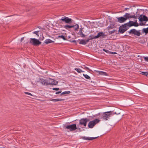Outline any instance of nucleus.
Listing matches in <instances>:
<instances>
[{"mask_svg": "<svg viewBox=\"0 0 148 148\" xmlns=\"http://www.w3.org/2000/svg\"><path fill=\"white\" fill-rule=\"evenodd\" d=\"M123 25H122V26H120L119 29V32L121 34L124 33L128 29L126 28V27H123Z\"/></svg>", "mask_w": 148, "mask_h": 148, "instance_id": "obj_11", "label": "nucleus"}, {"mask_svg": "<svg viewBox=\"0 0 148 148\" xmlns=\"http://www.w3.org/2000/svg\"><path fill=\"white\" fill-rule=\"evenodd\" d=\"M116 54V52H113L112 54Z\"/></svg>", "mask_w": 148, "mask_h": 148, "instance_id": "obj_47", "label": "nucleus"}, {"mask_svg": "<svg viewBox=\"0 0 148 148\" xmlns=\"http://www.w3.org/2000/svg\"><path fill=\"white\" fill-rule=\"evenodd\" d=\"M138 13V12H136V14H137V13Z\"/></svg>", "mask_w": 148, "mask_h": 148, "instance_id": "obj_48", "label": "nucleus"}, {"mask_svg": "<svg viewBox=\"0 0 148 148\" xmlns=\"http://www.w3.org/2000/svg\"><path fill=\"white\" fill-rule=\"evenodd\" d=\"M59 20L61 23L62 22H64L65 23L68 24L71 23H72L73 21V20L71 18L65 16L62 17Z\"/></svg>", "mask_w": 148, "mask_h": 148, "instance_id": "obj_2", "label": "nucleus"}, {"mask_svg": "<svg viewBox=\"0 0 148 148\" xmlns=\"http://www.w3.org/2000/svg\"><path fill=\"white\" fill-rule=\"evenodd\" d=\"M71 42H72L74 43H75V45H77V42L75 40H73Z\"/></svg>", "mask_w": 148, "mask_h": 148, "instance_id": "obj_40", "label": "nucleus"}, {"mask_svg": "<svg viewBox=\"0 0 148 148\" xmlns=\"http://www.w3.org/2000/svg\"><path fill=\"white\" fill-rule=\"evenodd\" d=\"M83 76H84V77L87 79H90L91 78L90 76H89L88 75H87L86 74H83Z\"/></svg>", "mask_w": 148, "mask_h": 148, "instance_id": "obj_28", "label": "nucleus"}, {"mask_svg": "<svg viewBox=\"0 0 148 148\" xmlns=\"http://www.w3.org/2000/svg\"><path fill=\"white\" fill-rule=\"evenodd\" d=\"M138 26V25L137 22V20H136V21L134 22L133 21H129L128 23H126L123 25V27H127V26L129 27H131L132 26L137 27Z\"/></svg>", "mask_w": 148, "mask_h": 148, "instance_id": "obj_4", "label": "nucleus"}, {"mask_svg": "<svg viewBox=\"0 0 148 148\" xmlns=\"http://www.w3.org/2000/svg\"><path fill=\"white\" fill-rule=\"evenodd\" d=\"M63 27L65 28L68 30H69L70 29L74 27V26L73 25H70L68 24L64 25Z\"/></svg>", "mask_w": 148, "mask_h": 148, "instance_id": "obj_14", "label": "nucleus"}, {"mask_svg": "<svg viewBox=\"0 0 148 148\" xmlns=\"http://www.w3.org/2000/svg\"><path fill=\"white\" fill-rule=\"evenodd\" d=\"M44 37L43 36H42V38H40V40H43L44 39Z\"/></svg>", "mask_w": 148, "mask_h": 148, "instance_id": "obj_43", "label": "nucleus"}, {"mask_svg": "<svg viewBox=\"0 0 148 148\" xmlns=\"http://www.w3.org/2000/svg\"><path fill=\"white\" fill-rule=\"evenodd\" d=\"M113 52H112L110 51V52H109V53H110V54H112Z\"/></svg>", "mask_w": 148, "mask_h": 148, "instance_id": "obj_45", "label": "nucleus"}, {"mask_svg": "<svg viewBox=\"0 0 148 148\" xmlns=\"http://www.w3.org/2000/svg\"><path fill=\"white\" fill-rule=\"evenodd\" d=\"M53 90H59V88H53Z\"/></svg>", "mask_w": 148, "mask_h": 148, "instance_id": "obj_38", "label": "nucleus"}, {"mask_svg": "<svg viewBox=\"0 0 148 148\" xmlns=\"http://www.w3.org/2000/svg\"><path fill=\"white\" fill-rule=\"evenodd\" d=\"M129 9V8H125V10H126L127 9Z\"/></svg>", "mask_w": 148, "mask_h": 148, "instance_id": "obj_46", "label": "nucleus"}, {"mask_svg": "<svg viewBox=\"0 0 148 148\" xmlns=\"http://www.w3.org/2000/svg\"><path fill=\"white\" fill-rule=\"evenodd\" d=\"M115 27L114 25L113 24H110V25L107 27L108 30L112 29Z\"/></svg>", "mask_w": 148, "mask_h": 148, "instance_id": "obj_23", "label": "nucleus"}, {"mask_svg": "<svg viewBox=\"0 0 148 148\" xmlns=\"http://www.w3.org/2000/svg\"><path fill=\"white\" fill-rule=\"evenodd\" d=\"M58 38H61L63 39L64 40H66V38L63 35L59 36H58Z\"/></svg>", "mask_w": 148, "mask_h": 148, "instance_id": "obj_32", "label": "nucleus"}, {"mask_svg": "<svg viewBox=\"0 0 148 148\" xmlns=\"http://www.w3.org/2000/svg\"><path fill=\"white\" fill-rule=\"evenodd\" d=\"M64 100V99H51L50 100L54 102H56L58 101H62Z\"/></svg>", "mask_w": 148, "mask_h": 148, "instance_id": "obj_21", "label": "nucleus"}, {"mask_svg": "<svg viewBox=\"0 0 148 148\" xmlns=\"http://www.w3.org/2000/svg\"><path fill=\"white\" fill-rule=\"evenodd\" d=\"M90 121V119L87 118H83L79 121V124L83 125L85 127L86 126L87 123Z\"/></svg>", "mask_w": 148, "mask_h": 148, "instance_id": "obj_7", "label": "nucleus"}, {"mask_svg": "<svg viewBox=\"0 0 148 148\" xmlns=\"http://www.w3.org/2000/svg\"><path fill=\"white\" fill-rule=\"evenodd\" d=\"M95 37H96V36H89V38H90V40H92L94 39H96V38H95Z\"/></svg>", "mask_w": 148, "mask_h": 148, "instance_id": "obj_31", "label": "nucleus"}, {"mask_svg": "<svg viewBox=\"0 0 148 148\" xmlns=\"http://www.w3.org/2000/svg\"><path fill=\"white\" fill-rule=\"evenodd\" d=\"M107 36L106 35H105L104 33L102 32H99L97 35L95 37L96 38H98L99 37H101L102 38H104L105 36Z\"/></svg>", "mask_w": 148, "mask_h": 148, "instance_id": "obj_13", "label": "nucleus"}, {"mask_svg": "<svg viewBox=\"0 0 148 148\" xmlns=\"http://www.w3.org/2000/svg\"><path fill=\"white\" fill-rule=\"evenodd\" d=\"M142 33H145V34L148 33V27L146 28H143L142 30Z\"/></svg>", "mask_w": 148, "mask_h": 148, "instance_id": "obj_22", "label": "nucleus"}, {"mask_svg": "<svg viewBox=\"0 0 148 148\" xmlns=\"http://www.w3.org/2000/svg\"><path fill=\"white\" fill-rule=\"evenodd\" d=\"M79 44H80L84 45H85L86 44V42H85V40L83 39L82 40L80 41V42H79Z\"/></svg>", "mask_w": 148, "mask_h": 148, "instance_id": "obj_24", "label": "nucleus"}, {"mask_svg": "<svg viewBox=\"0 0 148 148\" xmlns=\"http://www.w3.org/2000/svg\"><path fill=\"white\" fill-rule=\"evenodd\" d=\"M51 79H52L49 78L48 79H45L46 81V82L47 86L48 85H50Z\"/></svg>", "mask_w": 148, "mask_h": 148, "instance_id": "obj_19", "label": "nucleus"}, {"mask_svg": "<svg viewBox=\"0 0 148 148\" xmlns=\"http://www.w3.org/2000/svg\"><path fill=\"white\" fill-rule=\"evenodd\" d=\"M143 25H145V24H143Z\"/></svg>", "mask_w": 148, "mask_h": 148, "instance_id": "obj_50", "label": "nucleus"}, {"mask_svg": "<svg viewBox=\"0 0 148 148\" xmlns=\"http://www.w3.org/2000/svg\"><path fill=\"white\" fill-rule=\"evenodd\" d=\"M124 16H125L127 20L128 18H133L135 19L137 18H138V16L137 15L135 16V15H131L129 13H126L124 15Z\"/></svg>", "mask_w": 148, "mask_h": 148, "instance_id": "obj_9", "label": "nucleus"}, {"mask_svg": "<svg viewBox=\"0 0 148 148\" xmlns=\"http://www.w3.org/2000/svg\"><path fill=\"white\" fill-rule=\"evenodd\" d=\"M146 25H148V24Z\"/></svg>", "mask_w": 148, "mask_h": 148, "instance_id": "obj_52", "label": "nucleus"}, {"mask_svg": "<svg viewBox=\"0 0 148 148\" xmlns=\"http://www.w3.org/2000/svg\"><path fill=\"white\" fill-rule=\"evenodd\" d=\"M141 73H140L141 74H142L143 75H145L147 76L148 75V73L147 72H141Z\"/></svg>", "mask_w": 148, "mask_h": 148, "instance_id": "obj_29", "label": "nucleus"}, {"mask_svg": "<svg viewBox=\"0 0 148 148\" xmlns=\"http://www.w3.org/2000/svg\"><path fill=\"white\" fill-rule=\"evenodd\" d=\"M40 82L42 85H44L47 86L46 85V81L45 79L43 78H40Z\"/></svg>", "mask_w": 148, "mask_h": 148, "instance_id": "obj_17", "label": "nucleus"}, {"mask_svg": "<svg viewBox=\"0 0 148 148\" xmlns=\"http://www.w3.org/2000/svg\"><path fill=\"white\" fill-rule=\"evenodd\" d=\"M0 148H5V147H0Z\"/></svg>", "mask_w": 148, "mask_h": 148, "instance_id": "obj_49", "label": "nucleus"}, {"mask_svg": "<svg viewBox=\"0 0 148 148\" xmlns=\"http://www.w3.org/2000/svg\"><path fill=\"white\" fill-rule=\"evenodd\" d=\"M140 31V30H137L135 29H133L130 30L128 32L130 34L133 35L134 36H139L141 34Z\"/></svg>", "mask_w": 148, "mask_h": 148, "instance_id": "obj_3", "label": "nucleus"}, {"mask_svg": "<svg viewBox=\"0 0 148 148\" xmlns=\"http://www.w3.org/2000/svg\"><path fill=\"white\" fill-rule=\"evenodd\" d=\"M120 114V113H117L116 112L110 111L104 113L102 115V117L103 119L106 120H108V118L110 117V115H113L114 114Z\"/></svg>", "mask_w": 148, "mask_h": 148, "instance_id": "obj_1", "label": "nucleus"}, {"mask_svg": "<svg viewBox=\"0 0 148 148\" xmlns=\"http://www.w3.org/2000/svg\"><path fill=\"white\" fill-rule=\"evenodd\" d=\"M116 31V30H113V31H111L110 32H109V34H111L113 33H114V32Z\"/></svg>", "mask_w": 148, "mask_h": 148, "instance_id": "obj_35", "label": "nucleus"}, {"mask_svg": "<svg viewBox=\"0 0 148 148\" xmlns=\"http://www.w3.org/2000/svg\"><path fill=\"white\" fill-rule=\"evenodd\" d=\"M143 58L145 61L148 62V57H144Z\"/></svg>", "mask_w": 148, "mask_h": 148, "instance_id": "obj_33", "label": "nucleus"}, {"mask_svg": "<svg viewBox=\"0 0 148 148\" xmlns=\"http://www.w3.org/2000/svg\"><path fill=\"white\" fill-rule=\"evenodd\" d=\"M73 25L74 26V27H75V31H77L79 27V25L78 24H77L75 25Z\"/></svg>", "mask_w": 148, "mask_h": 148, "instance_id": "obj_25", "label": "nucleus"}, {"mask_svg": "<svg viewBox=\"0 0 148 148\" xmlns=\"http://www.w3.org/2000/svg\"><path fill=\"white\" fill-rule=\"evenodd\" d=\"M38 32H39L38 31H35V32H33V33L34 34H36L38 36H39V35L38 34Z\"/></svg>", "mask_w": 148, "mask_h": 148, "instance_id": "obj_36", "label": "nucleus"}, {"mask_svg": "<svg viewBox=\"0 0 148 148\" xmlns=\"http://www.w3.org/2000/svg\"><path fill=\"white\" fill-rule=\"evenodd\" d=\"M54 42V41H52V40L49 39H47L44 42L46 44H47L50 43H53Z\"/></svg>", "mask_w": 148, "mask_h": 148, "instance_id": "obj_20", "label": "nucleus"}, {"mask_svg": "<svg viewBox=\"0 0 148 148\" xmlns=\"http://www.w3.org/2000/svg\"><path fill=\"white\" fill-rule=\"evenodd\" d=\"M29 43L35 46H39L41 44V42L39 40L35 38H31Z\"/></svg>", "mask_w": 148, "mask_h": 148, "instance_id": "obj_5", "label": "nucleus"}, {"mask_svg": "<svg viewBox=\"0 0 148 148\" xmlns=\"http://www.w3.org/2000/svg\"><path fill=\"white\" fill-rule=\"evenodd\" d=\"M99 74L102 75H107L106 73L102 71L100 72Z\"/></svg>", "mask_w": 148, "mask_h": 148, "instance_id": "obj_30", "label": "nucleus"}, {"mask_svg": "<svg viewBox=\"0 0 148 148\" xmlns=\"http://www.w3.org/2000/svg\"><path fill=\"white\" fill-rule=\"evenodd\" d=\"M140 18H139V21L140 22L143 21H148V18L146 16L141 15L140 16Z\"/></svg>", "mask_w": 148, "mask_h": 148, "instance_id": "obj_12", "label": "nucleus"}, {"mask_svg": "<svg viewBox=\"0 0 148 148\" xmlns=\"http://www.w3.org/2000/svg\"><path fill=\"white\" fill-rule=\"evenodd\" d=\"M100 120L98 119H96L93 121H90L89 122L88 126L89 128H92L95 125L99 123Z\"/></svg>", "mask_w": 148, "mask_h": 148, "instance_id": "obj_6", "label": "nucleus"}, {"mask_svg": "<svg viewBox=\"0 0 148 148\" xmlns=\"http://www.w3.org/2000/svg\"><path fill=\"white\" fill-rule=\"evenodd\" d=\"M80 40L79 39L77 41H78L79 40Z\"/></svg>", "mask_w": 148, "mask_h": 148, "instance_id": "obj_51", "label": "nucleus"}, {"mask_svg": "<svg viewBox=\"0 0 148 148\" xmlns=\"http://www.w3.org/2000/svg\"><path fill=\"white\" fill-rule=\"evenodd\" d=\"M24 93H25V94L31 96H33V95L31 93L28 92H25Z\"/></svg>", "mask_w": 148, "mask_h": 148, "instance_id": "obj_34", "label": "nucleus"}, {"mask_svg": "<svg viewBox=\"0 0 148 148\" xmlns=\"http://www.w3.org/2000/svg\"><path fill=\"white\" fill-rule=\"evenodd\" d=\"M58 83V81L56 80H55L54 79H52L51 81V82L50 85H56Z\"/></svg>", "mask_w": 148, "mask_h": 148, "instance_id": "obj_16", "label": "nucleus"}, {"mask_svg": "<svg viewBox=\"0 0 148 148\" xmlns=\"http://www.w3.org/2000/svg\"><path fill=\"white\" fill-rule=\"evenodd\" d=\"M90 39H88L87 40H85V42H86V44H87V43L88 42H89V40H90Z\"/></svg>", "mask_w": 148, "mask_h": 148, "instance_id": "obj_41", "label": "nucleus"}, {"mask_svg": "<svg viewBox=\"0 0 148 148\" xmlns=\"http://www.w3.org/2000/svg\"><path fill=\"white\" fill-rule=\"evenodd\" d=\"M75 70L79 73H81V72H84L79 68H75Z\"/></svg>", "mask_w": 148, "mask_h": 148, "instance_id": "obj_26", "label": "nucleus"}, {"mask_svg": "<svg viewBox=\"0 0 148 148\" xmlns=\"http://www.w3.org/2000/svg\"><path fill=\"white\" fill-rule=\"evenodd\" d=\"M103 50L104 51L106 52L107 53H109V52H110V51L108 50H106L105 49H103Z\"/></svg>", "mask_w": 148, "mask_h": 148, "instance_id": "obj_37", "label": "nucleus"}, {"mask_svg": "<svg viewBox=\"0 0 148 148\" xmlns=\"http://www.w3.org/2000/svg\"><path fill=\"white\" fill-rule=\"evenodd\" d=\"M71 92L70 91H66L64 92H62V93L60 95H62L67 94H69Z\"/></svg>", "mask_w": 148, "mask_h": 148, "instance_id": "obj_27", "label": "nucleus"}, {"mask_svg": "<svg viewBox=\"0 0 148 148\" xmlns=\"http://www.w3.org/2000/svg\"><path fill=\"white\" fill-rule=\"evenodd\" d=\"M65 129H69L70 131H74L77 129L76 125L73 124L70 125H67L65 127Z\"/></svg>", "mask_w": 148, "mask_h": 148, "instance_id": "obj_8", "label": "nucleus"}, {"mask_svg": "<svg viewBox=\"0 0 148 148\" xmlns=\"http://www.w3.org/2000/svg\"><path fill=\"white\" fill-rule=\"evenodd\" d=\"M83 28H81L78 34L80 35V36L82 37H84L85 36V35L83 34L82 32Z\"/></svg>", "mask_w": 148, "mask_h": 148, "instance_id": "obj_18", "label": "nucleus"}, {"mask_svg": "<svg viewBox=\"0 0 148 148\" xmlns=\"http://www.w3.org/2000/svg\"><path fill=\"white\" fill-rule=\"evenodd\" d=\"M98 137H88L85 136L82 137V138L83 139L86 140H92Z\"/></svg>", "mask_w": 148, "mask_h": 148, "instance_id": "obj_15", "label": "nucleus"}, {"mask_svg": "<svg viewBox=\"0 0 148 148\" xmlns=\"http://www.w3.org/2000/svg\"><path fill=\"white\" fill-rule=\"evenodd\" d=\"M116 18L118 20L117 22L120 23L124 22L126 20V19L124 16L123 17H117Z\"/></svg>", "mask_w": 148, "mask_h": 148, "instance_id": "obj_10", "label": "nucleus"}, {"mask_svg": "<svg viewBox=\"0 0 148 148\" xmlns=\"http://www.w3.org/2000/svg\"><path fill=\"white\" fill-rule=\"evenodd\" d=\"M24 37L22 38H21V41H22L24 40Z\"/></svg>", "mask_w": 148, "mask_h": 148, "instance_id": "obj_44", "label": "nucleus"}, {"mask_svg": "<svg viewBox=\"0 0 148 148\" xmlns=\"http://www.w3.org/2000/svg\"><path fill=\"white\" fill-rule=\"evenodd\" d=\"M61 92H62V91L60 90L59 91L56 92V94H58L61 93Z\"/></svg>", "mask_w": 148, "mask_h": 148, "instance_id": "obj_39", "label": "nucleus"}, {"mask_svg": "<svg viewBox=\"0 0 148 148\" xmlns=\"http://www.w3.org/2000/svg\"><path fill=\"white\" fill-rule=\"evenodd\" d=\"M85 68H86V70H88L89 71H91V70L89 68H88V67H85Z\"/></svg>", "mask_w": 148, "mask_h": 148, "instance_id": "obj_42", "label": "nucleus"}]
</instances>
